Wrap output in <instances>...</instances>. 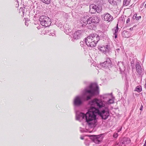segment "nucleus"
<instances>
[{
    "mask_svg": "<svg viewBox=\"0 0 146 146\" xmlns=\"http://www.w3.org/2000/svg\"><path fill=\"white\" fill-rule=\"evenodd\" d=\"M89 104L91 106L88 110V111L85 114L86 122L89 125H94V120L96 119L97 113L99 110L93 106H97L99 108L104 107L105 105L104 103L101 100L94 99L90 102Z\"/></svg>",
    "mask_w": 146,
    "mask_h": 146,
    "instance_id": "nucleus-1",
    "label": "nucleus"
},
{
    "mask_svg": "<svg viewBox=\"0 0 146 146\" xmlns=\"http://www.w3.org/2000/svg\"><path fill=\"white\" fill-rule=\"evenodd\" d=\"M90 90H85L84 92V96H87L90 94V96H87L86 100H88L91 97L98 93V87L96 84H92L89 87Z\"/></svg>",
    "mask_w": 146,
    "mask_h": 146,
    "instance_id": "nucleus-2",
    "label": "nucleus"
},
{
    "mask_svg": "<svg viewBox=\"0 0 146 146\" xmlns=\"http://www.w3.org/2000/svg\"><path fill=\"white\" fill-rule=\"evenodd\" d=\"M82 21L83 22L82 26H86L87 24H91V23H98L99 21V18L97 16H94L93 17H90L88 15L84 16L82 18Z\"/></svg>",
    "mask_w": 146,
    "mask_h": 146,
    "instance_id": "nucleus-3",
    "label": "nucleus"
},
{
    "mask_svg": "<svg viewBox=\"0 0 146 146\" xmlns=\"http://www.w3.org/2000/svg\"><path fill=\"white\" fill-rule=\"evenodd\" d=\"M39 21L42 26L47 27L50 26L51 23V19L45 16H41L39 18Z\"/></svg>",
    "mask_w": 146,
    "mask_h": 146,
    "instance_id": "nucleus-4",
    "label": "nucleus"
},
{
    "mask_svg": "<svg viewBox=\"0 0 146 146\" xmlns=\"http://www.w3.org/2000/svg\"><path fill=\"white\" fill-rule=\"evenodd\" d=\"M97 114L100 115L103 119H105L107 118L109 115V113L108 111L103 110L101 112L99 110Z\"/></svg>",
    "mask_w": 146,
    "mask_h": 146,
    "instance_id": "nucleus-5",
    "label": "nucleus"
},
{
    "mask_svg": "<svg viewBox=\"0 0 146 146\" xmlns=\"http://www.w3.org/2000/svg\"><path fill=\"white\" fill-rule=\"evenodd\" d=\"M83 102L82 98L77 96L75 97L74 100V104L76 106H79L82 104Z\"/></svg>",
    "mask_w": 146,
    "mask_h": 146,
    "instance_id": "nucleus-6",
    "label": "nucleus"
},
{
    "mask_svg": "<svg viewBox=\"0 0 146 146\" xmlns=\"http://www.w3.org/2000/svg\"><path fill=\"white\" fill-rule=\"evenodd\" d=\"M102 17H103L104 20L108 22L112 21L113 19V16L108 13H104L103 15L102 16Z\"/></svg>",
    "mask_w": 146,
    "mask_h": 146,
    "instance_id": "nucleus-7",
    "label": "nucleus"
},
{
    "mask_svg": "<svg viewBox=\"0 0 146 146\" xmlns=\"http://www.w3.org/2000/svg\"><path fill=\"white\" fill-rule=\"evenodd\" d=\"M98 48L102 52L105 53L108 52L110 49L109 46L108 45H106V46H99Z\"/></svg>",
    "mask_w": 146,
    "mask_h": 146,
    "instance_id": "nucleus-8",
    "label": "nucleus"
},
{
    "mask_svg": "<svg viewBox=\"0 0 146 146\" xmlns=\"http://www.w3.org/2000/svg\"><path fill=\"white\" fill-rule=\"evenodd\" d=\"M97 38V37H87L85 38V41L87 44H89V45L91 46L90 44L92 42H94L95 38Z\"/></svg>",
    "mask_w": 146,
    "mask_h": 146,
    "instance_id": "nucleus-9",
    "label": "nucleus"
},
{
    "mask_svg": "<svg viewBox=\"0 0 146 146\" xmlns=\"http://www.w3.org/2000/svg\"><path fill=\"white\" fill-rule=\"evenodd\" d=\"M97 5L94 4H92L90 5V11L91 13H95L97 11Z\"/></svg>",
    "mask_w": 146,
    "mask_h": 146,
    "instance_id": "nucleus-10",
    "label": "nucleus"
},
{
    "mask_svg": "<svg viewBox=\"0 0 146 146\" xmlns=\"http://www.w3.org/2000/svg\"><path fill=\"white\" fill-rule=\"evenodd\" d=\"M76 118L77 120L79 121L83 119H85V114L80 113L77 115Z\"/></svg>",
    "mask_w": 146,
    "mask_h": 146,
    "instance_id": "nucleus-11",
    "label": "nucleus"
},
{
    "mask_svg": "<svg viewBox=\"0 0 146 146\" xmlns=\"http://www.w3.org/2000/svg\"><path fill=\"white\" fill-rule=\"evenodd\" d=\"M84 33V31L82 30H78L74 33L73 36H80L83 35V34Z\"/></svg>",
    "mask_w": 146,
    "mask_h": 146,
    "instance_id": "nucleus-12",
    "label": "nucleus"
},
{
    "mask_svg": "<svg viewBox=\"0 0 146 146\" xmlns=\"http://www.w3.org/2000/svg\"><path fill=\"white\" fill-rule=\"evenodd\" d=\"M119 28L118 27V24H117L116 27L112 29L113 34L115 35V36H117V34L119 32Z\"/></svg>",
    "mask_w": 146,
    "mask_h": 146,
    "instance_id": "nucleus-13",
    "label": "nucleus"
},
{
    "mask_svg": "<svg viewBox=\"0 0 146 146\" xmlns=\"http://www.w3.org/2000/svg\"><path fill=\"white\" fill-rule=\"evenodd\" d=\"M102 140V137L99 136H95L93 139L94 141L96 143H98L100 142Z\"/></svg>",
    "mask_w": 146,
    "mask_h": 146,
    "instance_id": "nucleus-14",
    "label": "nucleus"
},
{
    "mask_svg": "<svg viewBox=\"0 0 146 146\" xmlns=\"http://www.w3.org/2000/svg\"><path fill=\"white\" fill-rule=\"evenodd\" d=\"M136 71L139 74H141L142 72L141 68V66L139 63L136 64Z\"/></svg>",
    "mask_w": 146,
    "mask_h": 146,
    "instance_id": "nucleus-15",
    "label": "nucleus"
},
{
    "mask_svg": "<svg viewBox=\"0 0 146 146\" xmlns=\"http://www.w3.org/2000/svg\"><path fill=\"white\" fill-rule=\"evenodd\" d=\"M121 2V0H112L110 1V3L113 5H117L119 4Z\"/></svg>",
    "mask_w": 146,
    "mask_h": 146,
    "instance_id": "nucleus-16",
    "label": "nucleus"
},
{
    "mask_svg": "<svg viewBox=\"0 0 146 146\" xmlns=\"http://www.w3.org/2000/svg\"><path fill=\"white\" fill-rule=\"evenodd\" d=\"M88 25L87 26V28L90 29H93L95 28V26L94 25L93 23H91V24H87Z\"/></svg>",
    "mask_w": 146,
    "mask_h": 146,
    "instance_id": "nucleus-17",
    "label": "nucleus"
},
{
    "mask_svg": "<svg viewBox=\"0 0 146 146\" xmlns=\"http://www.w3.org/2000/svg\"><path fill=\"white\" fill-rule=\"evenodd\" d=\"M98 34L97 35V36H106V34L100 31H98Z\"/></svg>",
    "mask_w": 146,
    "mask_h": 146,
    "instance_id": "nucleus-18",
    "label": "nucleus"
},
{
    "mask_svg": "<svg viewBox=\"0 0 146 146\" xmlns=\"http://www.w3.org/2000/svg\"><path fill=\"white\" fill-rule=\"evenodd\" d=\"M48 35L49 36H55V31L54 30H51L48 32Z\"/></svg>",
    "mask_w": 146,
    "mask_h": 146,
    "instance_id": "nucleus-19",
    "label": "nucleus"
},
{
    "mask_svg": "<svg viewBox=\"0 0 146 146\" xmlns=\"http://www.w3.org/2000/svg\"><path fill=\"white\" fill-rule=\"evenodd\" d=\"M43 2L47 4H49L51 3V0H40Z\"/></svg>",
    "mask_w": 146,
    "mask_h": 146,
    "instance_id": "nucleus-20",
    "label": "nucleus"
},
{
    "mask_svg": "<svg viewBox=\"0 0 146 146\" xmlns=\"http://www.w3.org/2000/svg\"><path fill=\"white\" fill-rule=\"evenodd\" d=\"M97 11L98 13H99L102 10V7L101 5H97Z\"/></svg>",
    "mask_w": 146,
    "mask_h": 146,
    "instance_id": "nucleus-21",
    "label": "nucleus"
},
{
    "mask_svg": "<svg viewBox=\"0 0 146 146\" xmlns=\"http://www.w3.org/2000/svg\"><path fill=\"white\" fill-rule=\"evenodd\" d=\"M141 90V88H140V87L137 86V87L135 89V91H137L138 92H140Z\"/></svg>",
    "mask_w": 146,
    "mask_h": 146,
    "instance_id": "nucleus-22",
    "label": "nucleus"
},
{
    "mask_svg": "<svg viewBox=\"0 0 146 146\" xmlns=\"http://www.w3.org/2000/svg\"><path fill=\"white\" fill-rule=\"evenodd\" d=\"M118 136V134L117 133H115L113 135V137L115 138H117Z\"/></svg>",
    "mask_w": 146,
    "mask_h": 146,
    "instance_id": "nucleus-23",
    "label": "nucleus"
},
{
    "mask_svg": "<svg viewBox=\"0 0 146 146\" xmlns=\"http://www.w3.org/2000/svg\"><path fill=\"white\" fill-rule=\"evenodd\" d=\"M107 63V61H106L103 62V63H102V65L104 67H106V64Z\"/></svg>",
    "mask_w": 146,
    "mask_h": 146,
    "instance_id": "nucleus-24",
    "label": "nucleus"
},
{
    "mask_svg": "<svg viewBox=\"0 0 146 146\" xmlns=\"http://www.w3.org/2000/svg\"><path fill=\"white\" fill-rule=\"evenodd\" d=\"M108 103H109V104H112V103H113V100L112 99H110L108 101Z\"/></svg>",
    "mask_w": 146,
    "mask_h": 146,
    "instance_id": "nucleus-25",
    "label": "nucleus"
},
{
    "mask_svg": "<svg viewBox=\"0 0 146 146\" xmlns=\"http://www.w3.org/2000/svg\"><path fill=\"white\" fill-rule=\"evenodd\" d=\"M137 16V14H135L133 17V19H136Z\"/></svg>",
    "mask_w": 146,
    "mask_h": 146,
    "instance_id": "nucleus-26",
    "label": "nucleus"
},
{
    "mask_svg": "<svg viewBox=\"0 0 146 146\" xmlns=\"http://www.w3.org/2000/svg\"><path fill=\"white\" fill-rule=\"evenodd\" d=\"M141 17V16H139V17H137L136 18V20H139V19H140Z\"/></svg>",
    "mask_w": 146,
    "mask_h": 146,
    "instance_id": "nucleus-27",
    "label": "nucleus"
},
{
    "mask_svg": "<svg viewBox=\"0 0 146 146\" xmlns=\"http://www.w3.org/2000/svg\"><path fill=\"white\" fill-rule=\"evenodd\" d=\"M130 19L129 18H128L127 20L126 23H129L130 22Z\"/></svg>",
    "mask_w": 146,
    "mask_h": 146,
    "instance_id": "nucleus-28",
    "label": "nucleus"
},
{
    "mask_svg": "<svg viewBox=\"0 0 146 146\" xmlns=\"http://www.w3.org/2000/svg\"><path fill=\"white\" fill-rule=\"evenodd\" d=\"M127 0H124V1H123V4L124 5H127L126 4V2H127Z\"/></svg>",
    "mask_w": 146,
    "mask_h": 146,
    "instance_id": "nucleus-29",
    "label": "nucleus"
},
{
    "mask_svg": "<svg viewBox=\"0 0 146 146\" xmlns=\"http://www.w3.org/2000/svg\"><path fill=\"white\" fill-rule=\"evenodd\" d=\"M121 128H122V127H121V128H120V129H119V130H118V131L117 132H119L120 131H121Z\"/></svg>",
    "mask_w": 146,
    "mask_h": 146,
    "instance_id": "nucleus-30",
    "label": "nucleus"
},
{
    "mask_svg": "<svg viewBox=\"0 0 146 146\" xmlns=\"http://www.w3.org/2000/svg\"><path fill=\"white\" fill-rule=\"evenodd\" d=\"M143 108V106L142 105L141 106V107L140 108V110H142V108Z\"/></svg>",
    "mask_w": 146,
    "mask_h": 146,
    "instance_id": "nucleus-31",
    "label": "nucleus"
},
{
    "mask_svg": "<svg viewBox=\"0 0 146 146\" xmlns=\"http://www.w3.org/2000/svg\"><path fill=\"white\" fill-rule=\"evenodd\" d=\"M143 146H146V140L145 141V143Z\"/></svg>",
    "mask_w": 146,
    "mask_h": 146,
    "instance_id": "nucleus-32",
    "label": "nucleus"
},
{
    "mask_svg": "<svg viewBox=\"0 0 146 146\" xmlns=\"http://www.w3.org/2000/svg\"><path fill=\"white\" fill-rule=\"evenodd\" d=\"M96 34H93V36H92L95 37L96 36Z\"/></svg>",
    "mask_w": 146,
    "mask_h": 146,
    "instance_id": "nucleus-33",
    "label": "nucleus"
},
{
    "mask_svg": "<svg viewBox=\"0 0 146 146\" xmlns=\"http://www.w3.org/2000/svg\"><path fill=\"white\" fill-rule=\"evenodd\" d=\"M133 29V28H130V30H132Z\"/></svg>",
    "mask_w": 146,
    "mask_h": 146,
    "instance_id": "nucleus-34",
    "label": "nucleus"
},
{
    "mask_svg": "<svg viewBox=\"0 0 146 146\" xmlns=\"http://www.w3.org/2000/svg\"><path fill=\"white\" fill-rule=\"evenodd\" d=\"M112 0H108V1L110 3V1H112Z\"/></svg>",
    "mask_w": 146,
    "mask_h": 146,
    "instance_id": "nucleus-35",
    "label": "nucleus"
},
{
    "mask_svg": "<svg viewBox=\"0 0 146 146\" xmlns=\"http://www.w3.org/2000/svg\"><path fill=\"white\" fill-rule=\"evenodd\" d=\"M145 7L146 8V3L145 5Z\"/></svg>",
    "mask_w": 146,
    "mask_h": 146,
    "instance_id": "nucleus-36",
    "label": "nucleus"
},
{
    "mask_svg": "<svg viewBox=\"0 0 146 146\" xmlns=\"http://www.w3.org/2000/svg\"><path fill=\"white\" fill-rule=\"evenodd\" d=\"M128 139L129 140V141H131L130 139Z\"/></svg>",
    "mask_w": 146,
    "mask_h": 146,
    "instance_id": "nucleus-37",
    "label": "nucleus"
},
{
    "mask_svg": "<svg viewBox=\"0 0 146 146\" xmlns=\"http://www.w3.org/2000/svg\"><path fill=\"white\" fill-rule=\"evenodd\" d=\"M81 139H83V138H81Z\"/></svg>",
    "mask_w": 146,
    "mask_h": 146,
    "instance_id": "nucleus-38",
    "label": "nucleus"
},
{
    "mask_svg": "<svg viewBox=\"0 0 146 146\" xmlns=\"http://www.w3.org/2000/svg\"><path fill=\"white\" fill-rule=\"evenodd\" d=\"M27 24V23H25V25H26Z\"/></svg>",
    "mask_w": 146,
    "mask_h": 146,
    "instance_id": "nucleus-39",
    "label": "nucleus"
},
{
    "mask_svg": "<svg viewBox=\"0 0 146 146\" xmlns=\"http://www.w3.org/2000/svg\"><path fill=\"white\" fill-rule=\"evenodd\" d=\"M106 66H107V65H106Z\"/></svg>",
    "mask_w": 146,
    "mask_h": 146,
    "instance_id": "nucleus-40",
    "label": "nucleus"
}]
</instances>
